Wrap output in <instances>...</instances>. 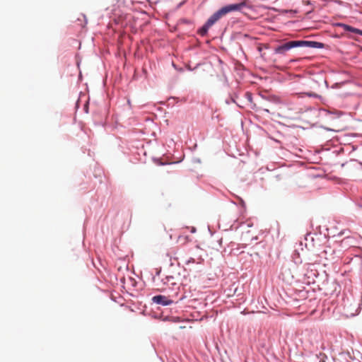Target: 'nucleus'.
Returning <instances> with one entry per match:
<instances>
[{
    "instance_id": "f257e3e1",
    "label": "nucleus",
    "mask_w": 362,
    "mask_h": 362,
    "mask_svg": "<svg viewBox=\"0 0 362 362\" xmlns=\"http://www.w3.org/2000/svg\"><path fill=\"white\" fill-rule=\"evenodd\" d=\"M246 6L245 1L240 2L239 4L226 5L216 12H215L206 22V27L211 28L216 22H217L221 18L226 16V14L240 11L243 7Z\"/></svg>"
},
{
    "instance_id": "f03ea898",
    "label": "nucleus",
    "mask_w": 362,
    "mask_h": 362,
    "mask_svg": "<svg viewBox=\"0 0 362 362\" xmlns=\"http://www.w3.org/2000/svg\"><path fill=\"white\" fill-rule=\"evenodd\" d=\"M246 6L245 1L240 2L239 4L226 5L216 12H215L206 22V27L211 28L216 22H217L221 18L226 16V14L240 11L243 7Z\"/></svg>"
},
{
    "instance_id": "7ed1b4c3",
    "label": "nucleus",
    "mask_w": 362,
    "mask_h": 362,
    "mask_svg": "<svg viewBox=\"0 0 362 362\" xmlns=\"http://www.w3.org/2000/svg\"><path fill=\"white\" fill-rule=\"evenodd\" d=\"M303 45H309L310 47H320L322 45V43L316 42H308V41H289L288 42L284 43L282 45H280L275 48V53L276 54H284L288 50L302 46Z\"/></svg>"
},
{
    "instance_id": "20e7f679",
    "label": "nucleus",
    "mask_w": 362,
    "mask_h": 362,
    "mask_svg": "<svg viewBox=\"0 0 362 362\" xmlns=\"http://www.w3.org/2000/svg\"><path fill=\"white\" fill-rule=\"evenodd\" d=\"M152 300L154 303L162 305H169L173 303L172 300L169 299L165 296L161 295L153 296Z\"/></svg>"
},
{
    "instance_id": "39448f33",
    "label": "nucleus",
    "mask_w": 362,
    "mask_h": 362,
    "mask_svg": "<svg viewBox=\"0 0 362 362\" xmlns=\"http://www.w3.org/2000/svg\"><path fill=\"white\" fill-rule=\"evenodd\" d=\"M339 26L342 27L345 31H349L354 33L362 35V30L353 28L346 24H339Z\"/></svg>"
},
{
    "instance_id": "423d86ee",
    "label": "nucleus",
    "mask_w": 362,
    "mask_h": 362,
    "mask_svg": "<svg viewBox=\"0 0 362 362\" xmlns=\"http://www.w3.org/2000/svg\"><path fill=\"white\" fill-rule=\"evenodd\" d=\"M209 29V27H206V24L205 23L198 31V33L204 36L206 35L208 30Z\"/></svg>"
},
{
    "instance_id": "0eeeda50",
    "label": "nucleus",
    "mask_w": 362,
    "mask_h": 362,
    "mask_svg": "<svg viewBox=\"0 0 362 362\" xmlns=\"http://www.w3.org/2000/svg\"><path fill=\"white\" fill-rule=\"evenodd\" d=\"M269 100L272 102H274V103H280V99L279 97L277 96H275V95H272V96H270Z\"/></svg>"
},
{
    "instance_id": "6e6552de",
    "label": "nucleus",
    "mask_w": 362,
    "mask_h": 362,
    "mask_svg": "<svg viewBox=\"0 0 362 362\" xmlns=\"http://www.w3.org/2000/svg\"><path fill=\"white\" fill-rule=\"evenodd\" d=\"M357 310H358V309L356 308V309L355 310V311H354V312H349V311H346V315L347 316H354V315H356V313H357Z\"/></svg>"
},
{
    "instance_id": "1a4fd4ad",
    "label": "nucleus",
    "mask_w": 362,
    "mask_h": 362,
    "mask_svg": "<svg viewBox=\"0 0 362 362\" xmlns=\"http://www.w3.org/2000/svg\"><path fill=\"white\" fill-rule=\"evenodd\" d=\"M195 262L194 259L192 258V257H190L187 261V264H189V263H194Z\"/></svg>"
},
{
    "instance_id": "9d476101",
    "label": "nucleus",
    "mask_w": 362,
    "mask_h": 362,
    "mask_svg": "<svg viewBox=\"0 0 362 362\" xmlns=\"http://www.w3.org/2000/svg\"><path fill=\"white\" fill-rule=\"evenodd\" d=\"M258 50H259V52H261V51H262V48H261L260 47H258Z\"/></svg>"
}]
</instances>
